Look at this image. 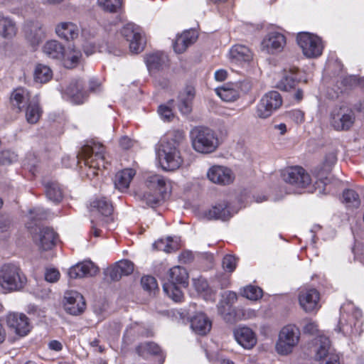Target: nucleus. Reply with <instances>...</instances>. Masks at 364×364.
<instances>
[{
	"label": "nucleus",
	"instance_id": "nucleus-28",
	"mask_svg": "<svg viewBox=\"0 0 364 364\" xmlns=\"http://www.w3.org/2000/svg\"><path fill=\"white\" fill-rule=\"evenodd\" d=\"M195 97L193 87H187L178 96V109L181 113L188 114L192 110V102Z\"/></svg>",
	"mask_w": 364,
	"mask_h": 364
},
{
	"label": "nucleus",
	"instance_id": "nucleus-15",
	"mask_svg": "<svg viewBox=\"0 0 364 364\" xmlns=\"http://www.w3.org/2000/svg\"><path fill=\"white\" fill-rule=\"evenodd\" d=\"M64 96L76 105L82 104L88 97L87 92L83 90V82L80 79L70 82L64 91Z\"/></svg>",
	"mask_w": 364,
	"mask_h": 364
},
{
	"label": "nucleus",
	"instance_id": "nucleus-52",
	"mask_svg": "<svg viewBox=\"0 0 364 364\" xmlns=\"http://www.w3.org/2000/svg\"><path fill=\"white\" fill-rule=\"evenodd\" d=\"M117 264L123 275L131 274L134 271V264L127 259L121 260Z\"/></svg>",
	"mask_w": 364,
	"mask_h": 364
},
{
	"label": "nucleus",
	"instance_id": "nucleus-25",
	"mask_svg": "<svg viewBox=\"0 0 364 364\" xmlns=\"http://www.w3.org/2000/svg\"><path fill=\"white\" fill-rule=\"evenodd\" d=\"M232 216L228 202L223 201L213 206L206 213V217L210 220H228Z\"/></svg>",
	"mask_w": 364,
	"mask_h": 364
},
{
	"label": "nucleus",
	"instance_id": "nucleus-39",
	"mask_svg": "<svg viewBox=\"0 0 364 364\" xmlns=\"http://www.w3.org/2000/svg\"><path fill=\"white\" fill-rule=\"evenodd\" d=\"M91 207L92 210L95 209L102 216L106 218L111 216L113 212L112 205L105 198L94 200L91 203Z\"/></svg>",
	"mask_w": 364,
	"mask_h": 364
},
{
	"label": "nucleus",
	"instance_id": "nucleus-19",
	"mask_svg": "<svg viewBox=\"0 0 364 364\" xmlns=\"http://www.w3.org/2000/svg\"><path fill=\"white\" fill-rule=\"evenodd\" d=\"M262 44L269 53L280 52L286 45V38L279 32H270L263 39Z\"/></svg>",
	"mask_w": 364,
	"mask_h": 364
},
{
	"label": "nucleus",
	"instance_id": "nucleus-57",
	"mask_svg": "<svg viewBox=\"0 0 364 364\" xmlns=\"http://www.w3.org/2000/svg\"><path fill=\"white\" fill-rule=\"evenodd\" d=\"M107 275L113 281H118L123 276L117 264L107 269Z\"/></svg>",
	"mask_w": 364,
	"mask_h": 364
},
{
	"label": "nucleus",
	"instance_id": "nucleus-45",
	"mask_svg": "<svg viewBox=\"0 0 364 364\" xmlns=\"http://www.w3.org/2000/svg\"><path fill=\"white\" fill-rule=\"evenodd\" d=\"M242 295L250 300H257L262 296V290L258 287L247 286L242 292Z\"/></svg>",
	"mask_w": 364,
	"mask_h": 364
},
{
	"label": "nucleus",
	"instance_id": "nucleus-23",
	"mask_svg": "<svg viewBox=\"0 0 364 364\" xmlns=\"http://www.w3.org/2000/svg\"><path fill=\"white\" fill-rule=\"evenodd\" d=\"M31 100L29 91L23 87L14 90L10 97L12 107L16 108L18 111L25 109Z\"/></svg>",
	"mask_w": 364,
	"mask_h": 364
},
{
	"label": "nucleus",
	"instance_id": "nucleus-30",
	"mask_svg": "<svg viewBox=\"0 0 364 364\" xmlns=\"http://www.w3.org/2000/svg\"><path fill=\"white\" fill-rule=\"evenodd\" d=\"M44 188L46 195L49 200L55 203H58L63 200V191L57 181H45Z\"/></svg>",
	"mask_w": 364,
	"mask_h": 364
},
{
	"label": "nucleus",
	"instance_id": "nucleus-3",
	"mask_svg": "<svg viewBox=\"0 0 364 364\" xmlns=\"http://www.w3.org/2000/svg\"><path fill=\"white\" fill-rule=\"evenodd\" d=\"M193 149L200 154H210L219 145L218 139L212 129L204 127H196L190 132Z\"/></svg>",
	"mask_w": 364,
	"mask_h": 364
},
{
	"label": "nucleus",
	"instance_id": "nucleus-33",
	"mask_svg": "<svg viewBox=\"0 0 364 364\" xmlns=\"http://www.w3.org/2000/svg\"><path fill=\"white\" fill-rule=\"evenodd\" d=\"M43 53L53 59H61L65 55L64 46L57 41H47L43 48Z\"/></svg>",
	"mask_w": 364,
	"mask_h": 364
},
{
	"label": "nucleus",
	"instance_id": "nucleus-32",
	"mask_svg": "<svg viewBox=\"0 0 364 364\" xmlns=\"http://www.w3.org/2000/svg\"><path fill=\"white\" fill-rule=\"evenodd\" d=\"M297 69L295 68L289 70L284 69L282 77L277 84V87L283 90H289L295 86L297 80Z\"/></svg>",
	"mask_w": 364,
	"mask_h": 364
},
{
	"label": "nucleus",
	"instance_id": "nucleus-7",
	"mask_svg": "<svg viewBox=\"0 0 364 364\" xmlns=\"http://www.w3.org/2000/svg\"><path fill=\"white\" fill-rule=\"evenodd\" d=\"M296 41L306 57L314 58L321 55L323 46L321 39L318 36L303 32L297 35Z\"/></svg>",
	"mask_w": 364,
	"mask_h": 364
},
{
	"label": "nucleus",
	"instance_id": "nucleus-12",
	"mask_svg": "<svg viewBox=\"0 0 364 364\" xmlns=\"http://www.w3.org/2000/svg\"><path fill=\"white\" fill-rule=\"evenodd\" d=\"M282 176L285 182L299 188H305L311 182L309 174L300 166L289 167Z\"/></svg>",
	"mask_w": 364,
	"mask_h": 364
},
{
	"label": "nucleus",
	"instance_id": "nucleus-40",
	"mask_svg": "<svg viewBox=\"0 0 364 364\" xmlns=\"http://www.w3.org/2000/svg\"><path fill=\"white\" fill-rule=\"evenodd\" d=\"M16 28L15 23L8 18L0 17V35L4 38H12L15 36Z\"/></svg>",
	"mask_w": 364,
	"mask_h": 364
},
{
	"label": "nucleus",
	"instance_id": "nucleus-44",
	"mask_svg": "<svg viewBox=\"0 0 364 364\" xmlns=\"http://www.w3.org/2000/svg\"><path fill=\"white\" fill-rule=\"evenodd\" d=\"M141 284L143 289L150 294H155L156 291L159 290L158 284L156 279L151 276H144L141 279Z\"/></svg>",
	"mask_w": 364,
	"mask_h": 364
},
{
	"label": "nucleus",
	"instance_id": "nucleus-22",
	"mask_svg": "<svg viewBox=\"0 0 364 364\" xmlns=\"http://www.w3.org/2000/svg\"><path fill=\"white\" fill-rule=\"evenodd\" d=\"M198 38L197 33L195 30H188L177 36L173 43V50L177 53H183Z\"/></svg>",
	"mask_w": 364,
	"mask_h": 364
},
{
	"label": "nucleus",
	"instance_id": "nucleus-2",
	"mask_svg": "<svg viewBox=\"0 0 364 364\" xmlns=\"http://www.w3.org/2000/svg\"><path fill=\"white\" fill-rule=\"evenodd\" d=\"M77 157L83 160L84 164L88 166L89 171L87 173L88 176H97L98 174L97 171L101 167L106 168L105 148L101 144L91 141L84 145Z\"/></svg>",
	"mask_w": 364,
	"mask_h": 364
},
{
	"label": "nucleus",
	"instance_id": "nucleus-1",
	"mask_svg": "<svg viewBox=\"0 0 364 364\" xmlns=\"http://www.w3.org/2000/svg\"><path fill=\"white\" fill-rule=\"evenodd\" d=\"M188 285V274L186 269L181 266H175L168 271L163 289L170 298L178 302L183 297L182 289Z\"/></svg>",
	"mask_w": 364,
	"mask_h": 364
},
{
	"label": "nucleus",
	"instance_id": "nucleus-26",
	"mask_svg": "<svg viewBox=\"0 0 364 364\" xmlns=\"http://www.w3.org/2000/svg\"><path fill=\"white\" fill-rule=\"evenodd\" d=\"M211 326V321L203 313L197 314L191 319V327L198 335L207 334L210 331Z\"/></svg>",
	"mask_w": 364,
	"mask_h": 364
},
{
	"label": "nucleus",
	"instance_id": "nucleus-34",
	"mask_svg": "<svg viewBox=\"0 0 364 364\" xmlns=\"http://www.w3.org/2000/svg\"><path fill=\"white\" fill-rule=\"evenodd\" d=\"M168 56L160 52L154 53L146 56V63L149 70L163 69L167 65Z\"/></svg>",
	"mask_w": 364,
	"mask_h": 364
},
{
	"label": "nucleus",
	"instance_id": "nucleus-48",
	"mask_svg": "<svg viewBox=\"0 0 364 364\" xmlns=\"http://www.w3.org/2000/svg\"><path fill=\"white\" fill-rule=\"evenodd\" d=\"M223 268L228 272H232L237 265V259L232 255H225L222 262Z\"/></svg>",
	"mask_w": 364,
	"mask_h": 364
},
{
	"label": "nucleus",
	"instance_id": "nucleus-13",
	"mask_svg": "<svg viewBox=\"0 0 364 364\" xmlns=\"http://www.w3.org/2000/svg\"><path fill=\"white\" fill-rule=\"evenodd\" d=\"M23 31L26 40L33 47L38 46L46 38L43 25L38 21L27 23Z\"/></svg>",
	"mask_w": 364,
	"mask_h": 364
},
{
	"label": "nucleus",
	"instance_id": "nucleus-4",
	"mask_svg": "<svg viewBox=\"0 0 364 364\" xmlns=\"http://www.w3.org/2000/svg\"><path fill=\"white\" fill-rule=\"evenodd\" d=\"M27 283V278L19 267L6 264L0 269V286L7 291H19Z\"/></svg>",
	"mask_w": 364,
	"mask_h": 364
},
{
	"label": "nucleus",
	"instance_id": "nucleus-41",
	"mask_svg": "<svg viewBox=\"0 0 364 364\" xmlns=\"http://www.w3.org/2000/svg\"><path fill=\"white\" fill-rule=\"evenodd\" d=\"M319 346L318 347L316 352V358L321 360H323L328 355H333V353H330V341L328 338L326 336H320L319 339Z\"/></svg>",
	"mask_w": 364,
	"mask_h": 364
},
{
	"label": "nucleus",
	"instance_id": "nucleus-53",
	"mask_svg": "<svg viewBox=\"0 0 364 364\" xmlns=\"http://www.w3.org/2000/svg\"><path fill=\"white\" fill-rule=\"evenodd\" d=\"M171 242V240H170V237H167L166 240H159L154 244V245L159 250H163L166 252H170L173 250V247L170 245Z\"/></svg>",
	"mask_w": 364,
	"mask_h": 364
},
{
	"label": "nucleus",
	"instance_id": "nucleus-61",
	"mask_svg": "<svg viewBox=\"0 0 364 364\" xmlns=\"http://www.w3.org/2000/svg\"><path fill=\"white\" fill-rule=\"evenodd\" d=\"M338 331H341L345 336H350L357 333V330L354 329L351 324H343L338 328Z\"/></svg>",
	"mask_w": 364,
	"mask_h": 364
},
{
	"label": "nucleus",
	"instance_id": "nucleus-36",
	"mask_svg": "<svg viewBox=\"0 0 364 364\" xmlns=\"http://www.w3.org/2000/svg\"><path fill=\"white\" fill-rule=\"evenodd\" d=\"M146 183L150 191L166 193V180L164 176L158 174L150 175L146 178Z\"/></svg>",
	"mask_w": 364,
	"mask_h": 364
},
{
	"label": "nucleus",
	"instance_id": "nucleus-58",
	"mask_svg": "<svg viewBox=\"0 0 364 364\" xmlns=\"http://www.w3.org/2000/svg\"><path fill=\"white\" fill-rule=\"evenodd\" d=\"M305 325L304 326V332L311 335H314L318 331V325L311 319H306L304 321Z\"/></svg>",
	"mask_w": 364,
	"mask_h": 364
},
{
	"label": "nucleus",
	"instance_id": "nucleus-29",
	"mask_svg": "<svg viewBox=\"0 0 364 364\" xmlns=\"http://www.w3.org/2000/svg\"><path fill=\"white\" fill-rule=\"evenodd\" d=\"M136 350L140 356H145L147 353L159 356L158 360L159 364H163L165 361V354L161 348L154 342L141 343L136 347Z\"/></svg>",
	"mask_w": 364,
	"mask_h": 364
},
{
	"label": "nucleus",
	"instance_id": "nucleus-38",
	"mask_svg": "<svg viewBox=\"0 0 364 364\" xmlns=\"http://www.w3.org/2000/svg\"><path fill=\"white\" fill-rule=\"evenodd\" d=\"M34 80L39 83H46L53 77L51 69L43 64H38L34 70Z\"/></svg>",
	"mask_w": 364,
	"mask_h": 364
},
{
	"label": "nucleus",
	"instance_id": "nucleus-11",
	"mask_svg": "<svg viewBox=\"0 0 364 364\" xmlns=\"http://www.w3.org/2000/svg\"><path fill=\"white\" fill-rule=\"evenodd\" d=\"M31 234L33 242L41 250H49L55 245L57 234L50 228L36 227Z\"/></svg>",
	"mask_w": 364,
	"mask_h": 364
},
{
	"label": "nucleus",
	"instance_id": "nucleus-8",
	"mask_svg": "<svg viewBox=\"0 0 364 364\" xmlns=\"http://www.w3.org/2000/svg\"><path fill=\"white\" fill-rule=\"evenodd\" d=\"M354 121L353 110L346 106H336L331 112L330 123L336 130H348Z\"/></svg>",
	"mask_w": 364,
	"mask_h": 364
},
{
	"label": "nucleus",
	"instance_id": "nucleus-16",
	"mask_svg": "<svg viewBox=\"0 0 364 364\" xmlns=\"http://www.w3.org/2000/svg\"><path fill=\"white\" fill-rule=\"evenodd\" d=\"M64 308L71 315L81 314L85 309L83 296L77 291L66 292L64 296Z\"/></svg>",
	"mask_w": 364,
	"mask_h": 364
},
{
	"label": "nucleus",
	"instance_id": "nucleus-37",
	"mask_svg": "<svg viewBox=\"0 0 364 364\" xmlns=\"http://www.w3.org/2000/svg\"><path fill=\"white\" fill-rule=\"evenodd\" d=\"M217 95L225 102H233L239 97V92L232 85H225L215 90Z\"/></svg>",
	"mask_w": 364,
	"mask_h": 364
},
{
	"label": "nucleus",
	"instance_id": "nucleus-21",
	"mask_svg": "<svg viewBox=\"0 0 364 364\" xmlns=\"http://www.w3.org/2000/svg\"><path fill=\"white\" fill-rule=\"evenodd\" d=\"M237 342L245 349H251L257 343V338L252 330L248 327H238L234 331Z\"/></svg>",
	"mask_w": 364,
	"mask_h": 364
},
{
	"label": "nucleus",
	"instance_id": "nucleus-55",
	"mask_svg": "<svg viewBox=\"0 0 364 364\" xmlns=\"http://www.w3.org/2000/svg\"><path fill=\"white\" fill-rule=\"evenodd\" d=\"M16 160V155L9 151H4L0 153V164H9Z\"/></svg>",
	"mask_w": 364,
	"mask_h": 364
},
{
	"label": "nucleus",
	"instance_id": "nucleus-54",
	"mask_svg": "<svg viewBox=\"0 0 364 364\" xmlns=\"http://www.w3.org/2000/svg\"><path fill=\"white\" fill-rule=\"evenodd\" d=\"M60 278V272L55 268L46 269L45 272V279L48 282H55Z\"/></svg>",
	"mask_w": 364,
	"mask_h": 364
},
{
	"label": "nucleus",
	"instance_id": "nucleus-20",
	"mask_svg": "<svg viewBox=\"0 0 364 364\" xmlns=\"http://www.w3.org/2000/svg\"><path fill=\"white\" fill-rule=\"evenodd\" d=\"M99 272L98 267L91 261H84L70 268L68 274L72 279L93 277Z\"/></svg>",
	"mask_w": 364,
	"mask_h": 364
},
{
	"label": "nucleus",
	"instance_id": "nucleus-10",
	"mask_svg": "<svg viewBox=\"0 0 364 364\" xmlns=\"http://www.w3.org/2000/svg\"><path fill=\"white\" fill-rule=\"evenodd\" d=\"M122 35L129 42L131 52L138 53L143 50L145 39L141 29L134 23H127L122 29Z\"/></svg>",
	"mask_w": 364,
	"mask_h": 364
},
{
	"label": "nucleus",
	"instance_id": "nucleus-35",
	"mask_svg": "<svg viewBox=\"0 0 364 364\" xmlns=\"http://www.w3.org/2000/svg\"><path fill=\"white\" fill-rule=\"evenodd\" d=\"M26 108V119L29 124H36L41 118L42 109L39 105L38 100L33 97Z\"/></svg>",
	"mask_w": 364,
	"mask_h": 364
},
{
	"label": "nucleus",
	"instance_id": "nucleus-24",
	"mask_svg": "<svg viewBox=\"0 0 364 364\" xmlns=\"http://www.w3.org/2000/svg\"><path fill=\"white\" fill-rule=\"evenodd\" d=\"M229 58L232 63L242 64L250 62L252 59V53L247 46L238 44L231 48Z\"/></svg>",
	"mask_w": 364,
	"mask_h": 364
},
{
	"label": "nucleus",
	"instance_id": "nucleus-59",
	"mask_svg": "<svg viewBox=\"0 0 364 364\" xmlns=\"http://www.w3.org/2000/svg\"><path fill=\"white\" fill-rule=\"evenodd\" d=\"M252 85V81L250 79H245L240 81L236 87L240 88L242 92L247 93L251 90Z\"/></svg>",
	"mask_w": 364,
	"mask_h": 364
},
{
	"label": "nucleus",
	"instance_id": "nucleus-63",
	"mask_svg": "<svg viewBox=\"0 0 364 364\" xmlns=\"http://www.w3.org/2000/svg\"><path fill=\"white\" fill-rule=\"evenodd\" d=\"M89 90L91 92H99L102 90L100 82L96 79H91L89 82Z\"/></svg>",
	"mask_w": 364,
	"mask_h": 364
},
{
	"label": "nucleus",
	"instance_id": "nucleus-56",
	"mask_svg": "<svg viewBox=\"0 0 364 364\" xmlns=\"http://www.w3.org/2000/svg\"><path fill=\"white\" fill-rule=\"evenodd\" d=\"M158 112L164 120L171 121L173 117V113L171 109L166 105H160L158 109Z\"/></svg>",
	"mask_w": 364,
	"mask_h": 364
},
{
	"label": "nucleus",
	"instance_id": "nucleus-5",
	"mask_svg": "<svg viewBox=\"0 0 364 364\" xmlns=\"http://www.w3.org/2000/svg\"><path fill=\"white\" fill-rule=\"evenodd\" d=\"M300 331L294 325H287L282 328L279 334L275 348L279 355H286L291 353L299 343Z\"/></svg>",
	"mask_w": 364,
	"mask_h": 364
},
{
	"label": "nucleus",
	"instance_id": "nucleus-18",
	"mask_svg": "<svg viewBox=\"0 0 364 364\" xmlns=\"http://www.w3.org/2000/svg\"><path fill=\"white\" fill-rule=\"evenodd\" d=\"M319 293L316 289H306L300 291L299 301L306 312H311L318 309Z\"/></svg>",
	"mask_w": 364,
	"mask_h": 364
},
{
	"label": "nucleus",
	"instance_id": "nucleus-17",
	"mask_svg": "<svg viewBox=\"0 0 364 364\" xmlns=\"http://www.w3.org/2000/svg\"><path fill=\"white\" fill-rule=\"evenodd\" d=\"M8 326L16 334L24 336L30 331L28 317L23 314H9L6 318Z\"/></svg>",
	"mask_w": 364,
	"mask_h": 364
},
{
	"label": "nucleus",
	"instance_id": "nucleus-49",
	"mask_svg": "<svg viewBox=\"0 0 364 364\" xmlns=\"http://www.w3.org/2000/svg\"><path fill=\"white\" fill-rule=\"evenodd\" d=\"M337 161L336 154L333 151L327 154L323 164L322 171L324 173H328L331 171L332 166Z\"/></svg>",
	"mask_w": 364,
	"mask_h": 364
},
{
	"label": "nucleus",
	"instance_id": "nucleus-50",
	"mask_svg": "<svg viewBox=\"0 0 364 364\" xmlns=\"http://www.w3.org/2000/svg\"><path fill=\"white\" fill-rule=\"evenodd\" d=\"M164 194L162 193H159V192H154L153 194L147 192L144 195V197L147 205L154 206L157 205L160 200L164 197Z\"/></svg>",
	"mask_w": 364,
	"mask_h": 364
},
{
	"label": "nucleus",
	"instance_id": "nucleus-47",
	"mask_svg": "<svg viewBox=\"0 0 364 364\" xmlns=\"http://www.w3.org/2000/svg\"><path fill=\"white\" fill-rule=\"evenodd\" d=\"M29 218L31 220H42L48 218L49 215V213L48 210H45L41 207H36L33 209H31L28 212Z\"/></svg>",
	"mask_w": 364,
	"mask_h": 364
},
{
	"label": "nucleus",
	"instance_id": "nucleus-31",
	"mask_svg": "<svg viewBox=\"0 0 364 364\" xmlns=\"http://www.w3.org/2000/svg\"><path fill=\"white\" fill-rule=\"evenodd\" d=\"M134 175L135 171L132 168H127L117 172L114 179L115 188L121 191L127 189Z\"/></svg>",
	"mask_w": 364,
	"mask_h": 364
},
{
	"label": "nucleus",
	"instance_id": "nucleus-14",
	"mask_svg": "<svg viewBox=\"0 0 364 364\" xmlns=\"http://www.w3.org/2000/svg\"><path fill=\"white\" fill-rule=\"evenodd\" d=\"M208 179L216 184L225 186L232 183L235 176L232 171L223 166H213L207 173Z\"/></svg>",
	"mask_w": 364,
	"mask_h": 364
},
{
	"label": "nucleus",
	"instance_id": "nucleus-6",
	"mask_svg": "<svg viewBox=\"0 0 364 364\" xmlns=\"http://www.w3.org/2000/svg\"><path fill=\"white\" fill-rule=\"evenodd\" d=\"M158 156L162 168L167 171L178 169L183 163L180 151L169 141H164L160 145Z\"/></svg>",
	"mask_w": 364,
	"mask_h": 364
},
{
	"label": "nucleus",
	"instance_id": "nucleus-60",
	"mask_svg": "<svg viewBox=\"0 0 364 364\" xmlns=\"http://www.w3.org/2000/svg\"><path fill=\"white\" fill-rule=\"evenodd\" d=\"M289 117L296 123H301L304 121V112L299 109H294L289 112Z\"/></svg>",
	"mask_w": 364,
	"mask_h": 364
},
{
	"label": "nucleus",
	"instance_id": "nucleus-42",
	"mask_svg": "<svg viewBox=\"0 0 364 364\" xmlns=\"http://www.w3.org/2000/svg\"><path fill=\"white\" fill-rule=\"evenodd\" d=\"M343 202L349 208H358L360 205V199L358 194L352 189H348L343 193Z\"/></svg>",
	"mask_w": 364,
	"mask_h": 364
},
{
	"label": "nucleus",
	"instance_id": "nucleus-51",
	"mask_svg": "<svg viewBox=\"0 0 364 364\" xmlns=\"http://www.w3.org/2000/svg\"><path fill=\"white\" fill-rule=\"evenodd\" d=\"M185 138L184 132L181 130H173L169 134V138L167 141H169L171 145H175L176 147L178 146Z\"/></svg>",
	"mask_w": 364,
	"mask_h": 364
},
{
	"label": "nucleus",
	"instance_id": "nucleus-62",
	"mask_svg": "<svg viewBox=\"0 0 364 364\" xmlns=\"http://www.w3.org/2000/svg\"><path fill=\"white\" fill-rule=\"evenodd\" d=\"M357 82V79L355 76H346L341 80V83L346 87H353Z\"/></svg>",
	"mask_w": 364,
	"mask_h": 364
},
{
	"label": "nucleus",
	"instance_id": "nucleus-43",
	"mask_svg": "<svg viewBox=\"0 0 364 364\" xmlns=\"http://www.w3.org/2000/svg\"><path fill=\"white\" fill-rule=\"evenodd\" d=\"M98 6L104 11L117 12L122 5V0H97Z\"/></svg>",
	"mask_w": 364,
	"mask_h": 364
},
{
	"label": "nucleus",
	"instance_id": "nucleus-46",
	"mask_svg": "<svg viewBox=\"0 0 364 364\" xmlns=\"http://www.w3.org/2000/svg\"><path fill=\"white\" fill-rule=\"evenodd\" d=\"M81 56L82 54L79 49H77L75 47L70 48L65 60L67 67L72 68L77 65Z\"/></svg>",
	"mask_w": 364,
	"mask_h": 364
},
{
	"label": "nucleus",
	"instance_id": "nucleus-9",
	"mask_svg": "<svg viewBox=\"0 0 364 364\" xmlns=\"http://www.w3.org/2000/svg\"><path fill=\"white\" fill-rule=\"evenodd\" d=\"M282 105V99L280 94L277 91H270L262 97L257 105V115L259 118L266 119Z\"/></svg>",
	"mask_w": 364,
	"mask_h": 364
},
{
	"label": "nucleus",
	"instance_id": "nucleus-27",
	"mask_svg": "<svg viewBox=\"0 0 364 364\" xmlns=\"http://www.w3.org/2000/svg\"><path fill=\"white\" fill-rule=\"evenodd\" d=\"M55 33L60 38L74 40L79 35V28L71 22H62L56 26Z\"/></svg>",
	"mask_w": 364,
	"mask_h": 364
},
{
	"label": "nucleus",
	"instance_id": "nucleus-64",
	"mask_svg": "<svg viewBox=\"0 0 364 364\" xmlns=\"http://www.w3.org/2000/svg\"><path fill=\"white\" fill-rule=\"evenodd\" d=\"M320 364H339L338 357L337 355H328Z\"/></svg>",
	"mask_w": 364,
	"mask_h": 364
}]
</instances>
